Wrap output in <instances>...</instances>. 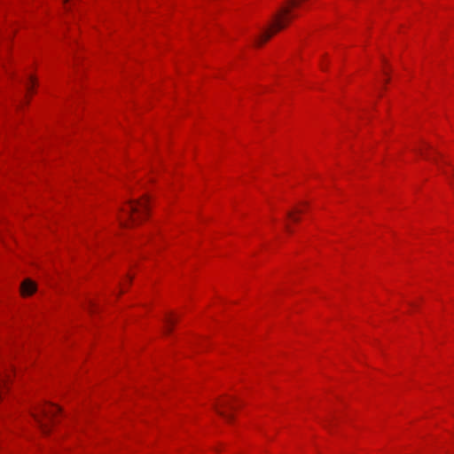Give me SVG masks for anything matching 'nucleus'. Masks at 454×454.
Segmentation results:
<instances>
[{"mask_svg": "<svg viewBox=\"0 0 454 454\" xmlns=\"http://www.w3.org/2000/svg\"><path fill=\"white\" fill-rule=\"evenodd\" d=\"M234 409V406L231 403L230 401H221L218 404L215 405V411L219 415H221L223 419H225L227 421H231L232 419V417L230 414H227L223 409Z\"/></svg>", "mask_w": 454, "mask_h": 454, "instance_id": "nucleus-4", "label": "nucleus"}, {"mask_svg": "<svg viewBox=\"0 0 454 454\" xmlns=\"http://www.w3.org/2000/svg\"><path fill=\"white\" fill-rule=\"evenodd\" d=\"M68 0H64V3H67Z\"/></svg>", "mask_w": 454, "mask_h": 454, "instance_id": "nucleus-10", "label": "nucleus"}, {"mask_svg": "<svg viewBox=\"0 0 454 454\" xmlns=\"http://www.w3.org/2000/svg\"><path fill=\"white\" fill-rule=\"evenodd\" d=\"M148 211V199L144 197L138 200H130L126 207L122 208L124 216H119L120 224L128 227L130 223H138Z\"/></svg>", "mask_w": 454, "mask_h": 454, "instance_id": "nucleus-2", "label": "nucleus"}, {"mask_svg": "<svg viewBox=\"0 0 454 454\" xmlns=\"http://www.w3.org/2000/svg\"><path fill=\"white\" fill-rule=\"evenodd\" d=\"M287 215H288V217L292 218V219H293L294 221H295V222L299 221V219H298L297 217H294V216L293 215V212H292V211H289V212L287 213Z\"/></svg>", "mask_w": 454, "mask_h": 454, "instance_id": "nucleus-8", "label": "nucleus"}, {"mask_svg": "<svg viewBox=\"0 0 454 454\" xmlns=\"http://www.w3.org/2000/svg\"><path fill=\"white\" fill-rule=\"evenodd\" d=\"M30 82H31V83L34 82V78L33 77H30Z\"/></svg>", "mask_w": 454, "mask_h": 454, "instance_id": "nucleus-9", "label": "nucleus"}, {"mask_svg": "<svg viewBox=\"0 0 454 454\" xmlns=\"http://www.w3.org/2000/svg\"><path fill=\"white\" fill-rule=\"evenodd\" d=\"M36 291V285L30 279H25L20 286V292L23 296L33 294Z\"/></svg>", "mask_w": 454, "mask_h": 454, "instance_id": "nucleus-5", "label": "nucleus"}, {"mask_svg": "<svg viewBox=\"0 0 454 454\" xmlns=\"http://www.w3.org/2000/svg\"><path fill=\"white\" fill-rule=\"evenodd\" d=\"M164 331L166 333H169L172 330V325L174 324L173 319L170 317H166L164 319Z\"/></svg>", "mask_w": 454, "mask_h": 454, "instance_id": "nucleus-6", "label": "nucleus"}, {"mask_svg": "<svg viewBox=\"0 0 454 454\" xmlns=\"http://www.w3.org/2000/svg\"><path fill=\"white\" fill-rule=\"evenodd\" d=\"M7 376L6 375H3L1 372H0V386H2L3 384L5 383V378Z\"/></svg>", "mask_w": 454, "mask_h": 454, "instance_id": "nucleus-7", "label": "nucleus"}, {"mask_svg": "<svg viewBox=\"0 0 454 454\" xmlns=\"http://www.w3.org/2000/svg\"><path fill=\"white\" fill-rule=\"evenodd\" d=\"M300 4L299 0H288L286 4L282 6L279 11L274 15L273 20L270 26L262 31L259 37L255 41L256 45H261L267 40H269L273 34L285 28L287 24L291 21L295 14L293 13L292 8L298 6Z\"/></svg>", "mask_w": 454, "mask_h": 454, "instance_id": "nucleus-1", "label": "nucleus"}, {"mask_svg": "<svg viewBox=\"0 0 454 454\" xmlns=\"http://www.w3.org/2000/svg\"><path fill=\"white\" fill-rule=\"evenodd\" d=\"M59 411L60 409L58 406L51 404L50 406L41 405L33 412V416L43 434L49 433L48 423L45 420L51 419Z\"/></svg>", "mask_w": 454, "mask_h": 454, "instance_id": "nucleus-3", "label": "nucleus"}]
</instances>
